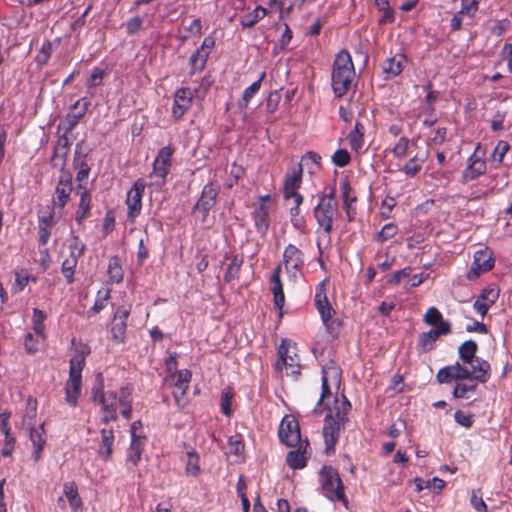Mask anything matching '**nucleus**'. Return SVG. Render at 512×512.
I'll use <instances>...</instances> for the list:
<instances>
[{"instance_id": "39448f33", "label": "nucleus", "mask_w": 512, "mask_h": 512, "mask_svg": "<svg viewBox=\"0 0 512 512\" xmlns=\"http://www.w3.org/2000/svg\"><path fill=\"white\" fill-rule=\"evenodd\" d=\"M356 77L352 57L348 50L342 49L334 59L331 73V85L335 97L341 98L350 90Z\"/></svg>"}, {"instance_id": "cd10ccee", "label": "nucleus", "mask_w": 512, "mask_h": 512, "mask_svg": "<svg viewBox=\"0 0 512 512\" xmlns=\"http://www.w3.org/2000/svg\"><path fill=\"white\" fill-rule=\"evenodd\" d=\"M407 62L404 54L398 53L386 59L382 64L385 79H392L402 73Z\"/></svg>"}, {"instance_id": "f704fd0d", "label": "nucleus", "mask_w": 512, "mask_h": 512, "mask_svg": "<svg viewBox=\"0 0 512 512\" xmlns=\"http://www.w3.org/2000/svg\"><path fill=\"white\" fill-rule=\"evenodd\" d=\"M145 446V437L132 433L131 443L127 451V461L134 466L138 465L141 460Z\"/></svg>"}, {"instance_id": "0e129e2a", "label": "nucleus", "mask_w": 512, "mask_h": 512, "mask_svg": "<svg viewBox=\"0 0 512 512\" xmlns=\"http://www.w3.org/2000/svg\"><path fill=\"white\" fill-rule=\"evenodd\" d=\"M410 139L408 137H400L392 149V154L396 159H403L408 152Z\"/></svg>"}, {"instance_id": "864d4df0", "label": "nucleus", "mask_w": 512, "mask_h": 512, "mask_svg": "<svg viewBox=\"0 0 512 512\" xmlns=\"http://www.w3.org/2000/svg\"><path fill=\"white\" fill-rule=\"evenodd\" d=\"M46 319V314L40 310L39 308L33 309V330L37 337L41 338L42 340L46 339L45 334V324L44 321Z\"/></svg>"}, {"instance_id": "a19ab883", "label": "nucleus", "mask_w": 512, "mask_h": 512, "mask_svg": "<svg viewBox=\"0 0 512 512\" xmlns=\"http://www.w3.org/2000/svg\"><path fill=\"white\" fill-rule=\"evenodd\" d=\"M266 15V8L258 5L252 12H249L248 14L241 17L240 24L243 28H252Z\"/></svg>"}, {"instance_id": "473e14b6", "label": "nucleus", "mask_w": 512, "mask_h": 512, "mask_svg": "<svg viewBox=\"0 0 512 512\" xmlns=\"http://www.w3.org/2000/svg\"><path fill=\"white\" fill-rule=\"evenodd\" d=\"M342 379V370L339 365L333 360H329L323 367H322V380L332 383L334 388L336 389V392L340 388Z\"/></svg>"}, {"instance_id": "13d9d810", "label": "nucleus", "mask_w": 512, "mask_h": 512, "mask_svg": "<svg viewBox=\"0 0 512 512\" xmlns=\"http://www.w3.org/2000/svg\"><path fill=\"white\" fill-rule=\"evenodd\" d=\"M423 321L427 325L439 327L443 323H450L443 319L442 313L436 307H430L423 316Z\"/></svg>"}, {"instance_id": "3c124183", "label": "nucleus", "mask_w": 512, "mask_h": 512, "mask_svg": "<svg viewBox=\"0 0 512 512\" xmlns=\"http://www.w3.org/2000/svg\"><path fill=\"white\" fill-rule=\"evenodd\" d=\"M170 171V167L160 164L156 161L153 163V171L150 177L154 179L152 185L162 187L166 183V177Z\"/></svg>"}, {"instance_id": "423d86ee", "label": "nucleus", "mask_w": 512, "mask_h": 512, "mask_svg": "<svg viewBox=\"0 0 512 512\" xmlns=\"http://www.w3.org/2000/svg\"><path fill=\"white\" fill-rule=\"evenodd\" d=\"M319 482L323 495L330 501L342 502L348 506V499L345 495V487L338 471L332 466H323L319 472Z\"/></svg>"}, {"instance_id": "a211bd4d", "label": "nucleus", "mask_w": 512, "mask_h": 512, "mask_svg": "<svg viewBox=\"0 0 512 512\" xmlns=\"http://www.w3.org/2000/svg\"><path fill=\"white\" fill-rule=\"evenodd\" d=\"M215 46V39L212 36L204 38L201 46L197 48L189 58L190 73L201 72L208 60V57Z\"/></svg>"}, {"instance_id": "6ab92c4d", "label": "nucleus", "mask_w": 512, "mask_h": 512, "mask_svg": "<svg viewBox=\"0 0 512 512\" xmlns=\"http://www.w3.org/2000/svg\"><path fill=\"white\" fill-rule=\"evenodd\" d=\"M194 93L189 87H180L174 93L172 117L179 121L188 112L193 103Z\"/></svg>"}, {"instance_id": "c756f323", "label": "nucleus", "mask_w": 512, "mask_h": 512, "mask_svg": "<svg viewBox=\"0 0 512 512\" xmlns=\"http://www.w3.org/2000/svg\"><path fill=\"white\" fill-rule=\"evenodd\" d=\"M101 440L98 447V455L104 461L111 459L113 454V445L115 442L114 431L112 428H103L100 430Z\"/></svg>"}, {"instance_id": "4468645a", "label": "nucleus", "mask_w": 512, "mask_h": 512, "mask_svg": "<svg viewBox=\"0 0 512 512\" xmlns=\"http://www.w3.org/2000/svg\"><path fill=\"white\" fill-rule=\"evenodd\" d=\"M452 333L451 323H443L439 327H434L427 332L419 334L417 341V350L419 353H428L436 346V341L441 336H446Z\"/></svg>"}, {"instance_id": "393cba45", "label": "nucleus", "mask_w": 512, "mask_h": 512, "mask_svg": "<svg viewBox=\"0 0 512 512\" xmlns=\"http://www.w3.org/2000/svg\"><path fill=\"white\" fill-rule=\"evenodd\" d=\"M29 430V438L33 444V451L31 454V458L38 462L42 457V451L46 445V430H45V422L41 423L38 427L35 425L27 426Z\"/></svg>"}, {"instance_id": "5fc2aeb1", "label": "nucleus", "mask_w": 512, "mask_h": 512, "mask_svg": "<svg viewBox=\"0 0 512 512\" xmlns=\"http://www.w3.org/2000/svg\"><path fill=\"white\" fill-rule=\"evenodd\" d=\"M289 215L293 228L300 233H304L307 228V222L305 216L301 212V209H297V207H291L289 209Z\"/></svg>"}, {"instance_id": "5701e85b", "label": "nucleus", "mask_w": 512, "mask_h": 512, "mask_svg": "<svg viewBox=\"0 0 512 512\" xmlns=\"http://www.w3.org/2000/svg\"><path fill=\"white\" fill-rule=\"evenodd\" d=\"M254 210L251 213L254 227L257 233L265 236L270 228V206L266 203H254Z\"/></svg>"}, {"instance_id": "de8ad7c7", "label": "nucleus", "mask_w": 512, "mask_h": 512, "mask_svg": "<svg viewBox=\"0 0 512 512\" xmlns=\"http://www.w3.org/2000/svg\"><path fill=\"white\" fill-rule=\"evenodd\" d=\"M424 162L425 157L416 154L403 165L401 171L409 177H415L421 171Z\"/></svg>"}, {"instance_id": "4c0bfd02", "label": "nucleus", "mask_w": 512, "mask_h": 512, "mask_svg": "<svg viewBox=\"0 0 512 512\" xmlns=\"http://www.w3.org/2000/svg\"><path fill=\"white\" fill-rule=\"evenodd\" d=\"M110 297L111 290L109 288H101L98 290L93 306L87 310V317L91 318L99 314L107 306Z\"/></svg>"}, {"instance_id": "6e6d98bb", "label": "nucleus", "mask_w": 512, "mask_h": 512, "mask_svg": "<svg viewBox=\"0 0 512 512\" xmlns=\"http://www.w3.org/2000/svg\"><path fill=\"white\" fill-rule=\"evenodd\" d=\"M477 381L470 379L468 383H457L452 391L455 399L468 398V393L474 392L477 388Z\"/></svg>"}, {"instance_id": "aec40b11", "label": "nucleus", "mask_w": 512, "mask_h": 512, "mask_svg": "<svg viewBox=\"0 0 512 512\" xmlns=\"http://www.w3.org/2000/svg\"><path fill=\"white\" fill-rule=\"evenodd\" d=\"M282 264H278L270 276V290L273 294V303L279 311V319L283 317V307L285 305V295L283 283L281 281Z\"/></svg>"}, {"instance_id": "e433bc0d", "label": "nucleus", "mask_w": 512, "mask_h": 512, "mask_svg": "<svg viewBox=\"0 0 512 512\" xmlns=\"http://www.w3.org/2000/svg\"><path fill=\"white\" fill-rule=\"evenodd\" d=\"M63 493L73 512H77L83 508V501L78 493V487L75 482L65 483Z\"/></svg>"}, {"instance_id": "2eb2a0df", "label": "nucleus", "mask_w": 512, "mask_h": 512, "mask_svg": "<svg viewBox=\"0 0 512 512\" xmlns=\"http://www.w3.org/2000/svg\"><path fill=\"white\" fill-rule=\"evenodd\" d=\"M89 106L90 101L86 97L78 99L71 106L70 111L66 114L63 122L59 124L58 130L63 129L66 133H72L74 128L86 114Z\"/></svg>"}, {"instance_id": "412c9836", "label": "nucleus", "mask_w": 512, "mask_h": 512, "mask_svg": "<svg viewBox=\"0 0 512 512\" xmlns=\"http://www.w3.org/2000/svg\"><path fill=\"white\" fill-rule=\"evenodd\" d=\"M283 263L286 272L295 277L304 266V253L294 244H288L283 252Z\"/></svg>"}, {"instance_id": "c03bdc74", "label": "nucleus", "mask_w": 512, "mask_h": 512, "mask_svg": "<svg viewBox=\"0 0 512 512\" xmlns=\"http://www.w3.org/2000/svg\"><path fill=\"white\" fill-rule=\"evenodd\" d=\"M244 258L242 255H234L226 268L224 281L230 283L239 277Z\"/></svg>"}, {"instance_id": "052dcab7", "label": "nucleus", "mask_w": 512, "mask_h": 512, "mask_svg": "<svg viewBox=\"0 0 512 512\" xmlns=\"http://www.w3.org/2000/svg\"><path fill=\"white\" fill-rule=\"evenodd\" d=\"M398 232V227L395 223H387L375 236V240L383 243L393 238Z\"/></svg>"}, {"instance_id": "20e7f679", "label": "nucleus", "mask_w": 512, "mask_h": 512, "mask_svg": "<svg viewBox=\"0 0 512 512\" xmlns=\"http://www.w3.org/2000/svg\"><path fill=\"white\" fill-rule=\"evenodd\" d=\"M491 377V367L486 360H477V364L472 369L456 362L453 365L445 366L437 372L436 379L440 384H447L452 380H476L480 383H486Z\"/></svg>"}, {"instance_id": "ea45409f", "label": "nucleus", "mask_w": 512, "mask_h": 512, "mask_svg": "<svg viewBox=\"0 0 512 512\" xmlns=\"http://www.w3.org/2000/svg\"><path fill=\"white\" fill-rule=\"evenodd\" d=\"M365 131L364 124L357 120L354 129L347 136L351 148L356 152H359L364 145Z\"/></svg>"}, {"instance_id": "7ed1b4c3", "label": "nucleus", "mask_w": 512, "mask_h": 512, "mask_svg": "<svg viewBox=\"0 0 512 512\" xmlns=\"http://www.w3.org/2000/svg\"><path fill=\"white\" fill-rule=\"evenodd\" d=\"M91 353L87 344L80 343L74 350L69 361V376L65 383V401L71 407L78 406V399L82 390V371L86 365V358Z\"/></svg>"}, {"instance_id": "c85d7f7f", "label": "nucleus", "mask_w": 512, "mask_h": 512, "mask_svg": "<svg viewBox=\"0 0 512 512\" xmlns=\"http://www.w3.org/2000/svg\"><path fill=\"white\" fill-rule=\"evenodd\" d=\"M77 194L80 196L78 207L75 213V221L81 225L83 222L91 216V192L87 188L82 190L77 189Z\"/></svg>"}, {"instance_id": "0eeeda50", "label": "nucleus", "mask_w": 512, "mask_h": 512, "mask_svg": "<svg viewBox=\"0 0 512 512\" xmlns=\"http://www.w3.org/2000/svg\"><path fill=\"white\" fill-rule=\"evenodd\" d=\"M296 347L287 339H283L278 347V359L275 363V369L282 371L286 369V374L297 378L300 375V358L296 353Z\"/></svg>"}, {"instance_id": "774afa93", "label": "nucleus", "mask_w": 512, "mask_h": 512, "mask_svg": "<svg viewBox=\"0 0 512 512\" xmlns=\"http://www.w3.org/2000/svg\"><path fill=\"white\" fill-rule=\"evenodd\" d=\"M470 504L477 512H488L487 505L482 498L481 489L472 491Z\"/></svg>"}, {"instance_id": "680f3d73", "label": "nucleus", "mask_w": 512, "mask_h": 512, "mask_svg": "<svg viewBox=\"0 0 512 512\" xmlns=\"http://www.w3.org/2000/svg\"><path fill=\"white\" fill-rule=\"evenodd\" d=\"M480 0H461V8L459 14L470 19L474 18L479 9Z\"/></svg>"}, {"instance_id": "a18cd8bd", "label": "nucleus", "mask_w": 512, "mask_h": 512, "mask_svg": "<svg viewBox=\"0 0 512 512\" xmlns=\"http://www.w3.org/2000/svg\"><path fill=\"white\" fill-rule=\"evenodd\" d=\"M68 249L69 255L67 257L78 263L79 258H81L86 251V245L82 242L79 236L72 235L68 240Z\"/></svg>"}, {"instance_id": "6e6552de", "label": "nucleus", "mask_w": 512, "mask_h": 512, "mask_svg": "<svg viewBox=\"0 0 512 512\" xmlns=\"http://www.w3.org/2000/svg\"><path fill=\"white\" fill-rule=\"evenodd\" d=\"M220 193V185L216 181H209L202 188L200 197L193 206V212L201 215L202 222H205L210 211L217 203Z\"/></svg>"}, {"instance_id": "7c9ffc66", "label": "nucleus", "mask_w": 512, "mask_h": 512, "mask_svg": "<svg viewBox=\"0 0 512 512\" xmlns=\"http://www.w3.org/2000/svg\"><path fill=\"white\" fill-rule=\"evenodd\" d=\"M478 344L474 340H466L458 347L459 359L464 364H469L472 368L473 365L477 364V360H484L483 358L477 357Z\"/></svg>"}, {"instance_id": "49530a36", "label": "nucleus", "mask_w": 512, "mask_h": 512, "mask_svg": "<svg viewBox=\"0 0 512 512\" xmlns=\"http://www.w3.org/2000/svg\"><path fill=\"white\" fill-rule=\"evenodd\" d=\"M187 463L185 473L187 476L197 477L200 472V457L194 448L187 451Z\"/></svg>"}, {"instance_id": "f3484780", "label": "nucleus", "mask_w": 512, "mask_h": 512, "mask_svg": "<svg viewBox=\"0 0 512 512\" xmlns=\"http://www.w3.org/2000/svg\"><path fill=\"white\" fill-rule=\"evenodd\" d=\"M131 313L130 307L121 306L114 312L111 323V338L115 343H124L127 331V321Z\"/></svg>"}, {"instance_id": "e2e57ef3", "label": "nucleus", "mask_w": 512, "mask_h": 512, "mask_svg": "<svg viewBox=\"0 0 512 512\" xmlns=\"http://www.w3.org/2000/svg\"><path fill=\"white\" fill-rule=\"evenodd\" d=\"M510 150V144L505 140H499L492 152V158L497 162V165L503 163V159L507 152Z\"/></svg>"}, {"instance_id": "58836bf2", "label": "nucleus", "mask_w": 512, "mask_h": 512, "mask_svg": "<svg viewBox=\"0 0 512 512\" xmlns=\"http://www.w3.org/2000/svg\"><path fill=\"white\" fill-rule=\"evenodd\" d=\"M473 263L477 267H482V271H490L495 263L493 252L488 247L477 250L474 253Z\"/></svg>"}, {"instance_id": "2f4dec72", "label": "nucleus", "mask_w": 512, "mask_h": 512, "mask_svg": "<svg viewBox=\"0 0 512 512\" xmlns=\"http://www.w3.org/2000/svg\"><path fill=\"white\" fill-rule=\"evenodd\" d=\"M302 175L303 170L301 164L286 173L283 185V196L298 193L302 184Z\"/></svg>"}, {"instance_id": "1a4fd4ad", "label": "nucleus", "mask_w": 512, "mask_h": 512, "mask_svg": "<svg viewBox=\"0 0 512 512\" xmlns=\"http://www.w3.org/2000/svg\"><path fill=\"white\" fill-rule=\"evenodd\" d=\"M146 188V182L143 178L137 179L130 190L127 192L125 204L127 206V220L135 223L137 217L142 211V199Z\"/></svg>"}, {"instance_id": "b1692460", "label": "nucleus", "mask_w": 512, "mask_h": 512, "mask_svg": "<svg viewBox=\"0 0 512 512\" xmlns=\"http://www.w3.org/2000/svg\"><path fill=\"white\" fill-rule=\"evenodd\" d=\"M296 447L295 450L289 451L286 455L287 465L294 470L306 467L307 461L311 456L309 441L307 439L304 440V443H300Z\"/></svg>"}, {"instance_id": "c9c22d12", "label": "nucleus", "mask_w": 512, "mask_h": 512, "mask_svg": "<svg viewBox=\"0 0 512 512\" xmlns=\"http://www.w3.org/2000/svg\"><path fill=\"white\" fill-rule=\"evenodd\" d=\"M60 38H55L53 41L44 40L41 48L36 54L35 61L39 67L46 65L51 58L52 53L59 47Z\"/></svg>"}, {"instance_id": "a878e982", "label": "nucleus", "mask_w": 512, "mask_h": 512, "mask_svg": "<svg viewBox=\"0 0 512 512\" xmlns=\"http://www.w3.org/2000/svg\"><path fill=\"white\" fill-rule=\"evenodd\" d=\"M83 141L78 142L75 146L74 158H73V166L77 169L76 181L78 182L77 189L82 190L83 188H87L83 185V182L86 181L89 177L90 166L87 164L85 158L86 154L81 153Z\"/></svg>"}, {"instance_id": "9d476101", "label": "nucleus", "mask_w": 512, "mask_h": 512, "mask_svg": "<svg viewBox=\"0 0 512 512\" xmlns=\"http://www.w3.org/2000/svg\"><path fill=\"white\" fill-rule=\"evenodd\" d=\"M72 190L73 185L71 174L65 173L61 175L58 179L52 198V207H54V211H58V217L62 216L63 209L70 200Z\"/></svg>"}, {"instance_id": "09e8293b", "label": "nucleus", "mask_w": 512, "mask_h": 512, "mask_svg": "<svg viewBox=\"0 0 512 512\" xmlns=\"http://www.w3.org/2000/svg\"><path fill=\"white\" fill-rule=\"evenodd\" d=\"M265 76L266 73L263 72L256 81H254L250 86L244 89L242 93V99L240 102L241 107H248L251 99L259 92L262 81L264 80Z\"/></svg>"}, {"instance_id": "ddd939ff", "label": "nucleus", "mask_w": 512, "mask_h": 512, "mask_svg": "<svg viewBox=\"0 0 512 512\" xmlns=\"http://www.w3.org/2000/svg\"><path fill=\"white\" fill-rule=\"evenodd\" d=\"M173 380V397L178 407L184 408L186 405V395L192 378V373L188 369L176 370L170 374Z\"/></svg>"}, {"instance_id": "69168bd1", "label": "nucleus", "mask_w": 512, "mask_h": 512, "mask_svg": "<svg viewBox=\"0 0 512 512\" xmlns=\"http://www.w3.org/2000/svg\"><path fill=\"white\" fill-rule=\"evenodd\" d=\"M332 163L337 167H345L351 161L350 153L346 149H337L332 155Z\"/></svg>"}, {"instance_id": "37998d69", "label": "nucleus", "mask_w": 512, "mask_h": 512, "mask_svg": "<svg viewBox=\"0 0 512 512\" xmlns=\"http://www.w3.org/2000/svg\"><path fill=\"white\" fill-rule=\"evenodd\" d=\"M333 387L334 386L332 385V383H329V382H326V381L322 380L321 395H320V398L317 401L316 407L314 408V413L315 414L320 415V414H322L323 410L330 411V409H332L325 402V400L332 396V388Z\"/></svg>"}, {"instance_id": "338daca9", "label": "nucleus", "mask_w": 512, "mask_h": 512, "mask_svg": "<svg viewBox=\"0 0 512 512\" xmlns=\"http://www.w3.org/2000/svg\"><path fill=\"white\" fill-rule=\"evenodd\" d=\"M233 391L231 389L223 390L221 393L220 407L224 415L230 416L232 414L231 404L233 399Z\"/></svg>"}, {"instance_id": "dca6fc26", "label": "nucleus", "mask_w": 512, "mask_h": 512, "mask_svg": "<svg viewBox=\"0 0 512 512\" xmlns=\"http://www.w3.org/2000/svg\"><path fill=\"white\" fill-rule=\"evenodd\" d=\"M479 149L480 144L478 143L474 152L467 158L466 167L461 175V182L463 184L474 181L486 173V161L477 155Z\"/></svg>"}, {"instance_id": "bf43d9fd", "label": "nucleus", "mask_w": 512, "mask_h": 512, "mask_svg": "<svg viewBox=\"0 0 512 512\" xmlns=\"http://www.w3.org/2000/svg\"><path fill=\"white\" fill-rule=\"evenodd\" d=\"M77 264L78 263L76 261L69 259L68 257H66L61 264V272L68 284H72L75 280L74 274Z\"/></svg>"}, {"instance_id": "79ce46f5", "label": "nucleus", "mask_w": 512, "mask_h": 512, "mask_svg": "<svg viewBox=\"0 0 512 512\" xmlns=\"http://www.w3.org/2000/svg\"><path fill=\"white\" fill-rule=\"evenodd\" d=\"M108 278L112 283H120L124 277V271L118 256H111L108 263Z\"/></svg>"}, {"instance_id": "f257e3e1", "label": "nucleus", "mask_w": 512, "mask_h": 512, "mask_svg": "<svg viewBox=\"0 0 512 512\" xmlns=\"http://www.w3.org/2000/svg\"><path fill=\"white\" fill-rule=\"evenodd\" d=\"M336 187H325L324 190L317 194V204L313 208V217L318 225L317 233H320L317 240L318 249L320 247V239L331 240V234L334 230V223L341 218L339 203L336 199Z\"/></svg>"}, {"instance_id": "f03ea898", "label": "nucleus", "mask_w": 512, "mask_h": 512, "mask_svg": "<svg viewBox=\"0 0 512 512\" xmlns=\"http://www.w3.org/2000/svg\"><path fill=\"white\" fill-rule=\"evenodd\" d=\"M351 403L342 394L341 399L334 397V406L328 411L323 426V437L325 443V453L331 455L335 453L336 444L340 438L341 429L348 422V414L351 411Z\"/></svg>"}, {"instance_id": "4be33fe9", "label": "nucleus", "mask_w": 512, "mask_h": 512, "mask_svg": "<svg viewBox=\"0 0 512 512\" xmlns=\"http://www.w3.org/2000/svg\"><path fill=\"white\" fill-rule=\"evenodd\" d=\"M500 290L495 285L485 287L473 304L474 310L481 316H486L488 310L495 304Z\"/></svg>"}, {"instance_id": "9b49d317", "label": "nucleus", "mask_w": 512, "mask_h": 512, "mask_svg": "<svg viewBox=\"0 0 512 512\" xmlns=\"http://www.w3.org/2000/svg\"><path fill=\"white\" fill-rule=\"evenodd\" d=\"M278 436L281 443L288 447H296L304 443L301 438L300 426L298 421L291 416H285L279 426Z\"/></svg>"}, {"instance_id": "603ef678", "label": "nucleus", "mask_w": 512, "mask_h": 512, "mask_svg": "<svg viewBox=\"0 0 512 512\" xmlns=\"http://www.w3.org/2000/svg\"><path fill=\"white\" fill-rule=\"evenodd\" d=\"M37 399L29 396L26 400L25 413L23 415L22 424L31 426L35 425V419L37 416Z\"/></svg>"}, {"instance_id": "8fccbe9b", "label": "nucleus", "mask_w": 512, "mask_h": 512, "mask_svg": "<svg viewBox=\"0 0 512 512\" xmlns=\"http://www.w3.org/2000/svg\"><path fill=\"white\" fill-rule=\"evenodd\" d=\"M69 152L70 149L59 148L54 146L53 154L50 159L51 166L53 168L60 170L61 172H64Z\"/></svg>"}, {"instance_id": "4d7b16f0", "label": "nucleus", "mask_w": 512, "mask_h": 512, "mask_svg": "<svg viewBox=\"0 0 512 512\" xmlns=\"http://www.w3.org/2000/svg\"><path fill=\"white\" fill-rule=\"evenodd\" d=\"M108 393L104 392V379L101 373L96 376L95 383L92 388V401L95 403H104Z\"/></svg>"}, {"instance_id": "bb28decb", "label": "nucleus", "mask_w": 512, "mask_h": 512, "mask_svg": "<svg viewBox=\"0 0 512 512\" xmlns=\"http://www.w3.org/2000/svg\"><path fill=\"white\" fill-rule=\"evenodd\" d=\"M340 193L342 199V206L347 214L348 221L354 219L355 212H352V204L356 202V194L350 184L348 177L341 179L340 181Z\"/></svg>"}, {"instance_id": "72a5a7b5", "label": "nucleus", "mask_w": 512, "mask_h": 512, "mask_svg": "<svg viewBox=\"0 0 512 512\" xmlns=\"http://www.w3.org/2000/svg\"><path fill=\"white\" fill-rule=\"evenodd\" d=\"M116 399L117 395L115 392H108V396L105 398V402L100 403L103 413L101 421L105 424L114 422L118 418Z\"/></svg>"}, {"instance_id": "f8f14e48", "label": "nucleus", "mask_w": 512, "mask_h": 512, "mask_svg": "<svg viewBox=\"0 0 512 512\" xmlns=\"http://www.w3.org/2000/svg\"><path fill=\"white\" fill-rule=\"evenodd\" d=\"M327 282L328 279H324L316 286L314 302L324 325L329 329L333 324V315L335 314V311L328 301L326 292Z\"/></svg>"}]
</instances>
